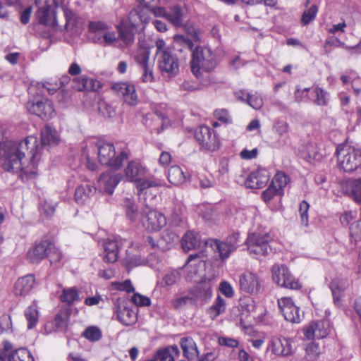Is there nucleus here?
Wrapping results in <instances>:
<instances>
[{
	"mask_svg": "<svg viewBox=\"0 0 361 361\" xmlns=\"http://www.w3.org/2000/svg\"><path fill=\"white\" fill-rule=\"evenodd\" d=\"M41 149L38 140L35 136H28L20 142H0L2 166L6 171H22L28 178H35L37 172L33 169L41 159Z\"/></svg>",
	"mask_w": 361,
	"mask_h": 361,
	"instance_id": "f257e3e1",
	"label": "nucleus"
},
{
	"mask_svg": "<svg viewBox=\"0 0 361 361\" xmlns=\"http://www.w3.org/2000/svg\"><path fill=\"white\" fill-rule=\"evenodd\" d=\"M91 147L97 151L98 161L101 164L115 169H119L123 162L129 157L128 149H124L116 152L115 147L111 142L99 140L96 144L91 143Z\"/></svg>",
	"mask_w": 361,
	"mask_h": 361,
	"instance_id": "f03ea898",
	"label": "nucleus"
},
{
	"mask_svg": "<svg viewBox=\"0 0 361 361\" xmlns=\"http://www.w3.org/2000/svg\"><path fill=\"white\" fill-rule=\"evenodd\" d=\"M146 175V169L140 162L136 161H130L125 169V176L130 182H137L138 195L145 196L150 188H155L161 186L160 181L152 179H143Z\"/></svg>",
	"mask_w": 361,
	"mask_h": 361,
	"instance_id": "7ed1b4c3",
	"label": "nucleus"
},
{
	"mask_svg": "<svg viewBox=\"0 0 361 361\" xmlns=\"http://www.w3.org/2000/svg\"><path fill=\"white\" fill-rule=\"evenodd\" d=\"M190 54L192 56L191 71L196 76L198 75L200 69L210 71L216 65L215 55L208 47L198 46Z\"/></svg>",
	"mask_w": 361,
	"mask_h": 361,
	"instance_id": "20e7f679",
	"label": "nucleus"
},
{
	"mask_svg": "<svg viewBox=\"0 0 361 361\" xmlns=\"http://www.w3.org/2000/svg\"><path fill=\"white\" fill-rule=\"evenodd\" d=\"M339 166L345 172H353L361 166V150L349 146H339L336 149Z\"/></svg>",
	"mask_w": 361,
	"mask_h": 361,
	"instance_id": "39448f33",
	"label": "nucleus"
},
{
	"mask_svg": "<svg viewBox=\"0 0 361 361\" xmlns=\"http://www.w3.org/2000/svg\"><path fill=\"white\" fill-rule=\"evenodd\" d=\"M269 234L258 233H250L246 240V245L250 255L255 258L267 256L271 250Z\"/></svg>",
	"mask_w": 361,
	"mask_h": 361,
	"instance_id": "423d86ee",
	"label": "nucleus"
},
{
	"mask_svg": "<svg viewBox=\"0 0 361 361\" xmlns=\"http://www.w3.org/2000/svg\"><path fill=\"white\" fill-rule=\"evenodd\" d=\"M239 235V233L233 232L224 240L209 239V241H205V243L209 245L215 252H219L221 260H225L238 248L240 242Z\"/></svg>",
	"mask_w": 361,
	"mask_h": 361,
	"instance_id": "0eeeda50",
	"label": "nucleus"
},
{
	"mask_svg": "<svg viewBox=\"0 0 361 361\" xmlns=\"http://www.w3.org/2000/svg\"><path fill=\"white\" fill-rule=\"evenodd\" d=\"M182 59V56H178L174 50L157 57V66L161 74L169 78L176 76L179 73Z\"/></svg>",
	"mask_w": 361,
	"mask_h": 361,
	"instance_id": "6e6552de",
	"label": "nucleus"
},
{
	"mask_svg": "<svg viewBox=\"0 0 361 361\" xmlns=\"http://www.w3.org/2000/svg\"><path fill=\"white\" fill-rule=\"evenodd\" d=\"M145 204L142 210V221L143 226L150 231H158L166 224L164 215L154 209L144 197Z\"/></svg>",
	"mask_w": 361,
	"mask_h": 361,
	"instance_id": "1a4fd4ad",
	"label": "nucleus"
},
{
	"mask_svg": "<svg viewBox=\"0 0 361 361\" xmlns=\"http://www.w3.org/2000/svg\"><path fill=\"white\" fill-rule=\"evenodd\" d=\"M57 8L56 0H46L44 4L37 7L35 16L42 25L55 27L58 23L56 17Z\"/></svg>",
	"mask_w": 361,
	"mask_h": 361,
	"instance_id": "9d476101",
	"label": "nucleus"
},
{
	"mask_svg": "<svg viewBox=\"0 0 361 361\" xmlns=\"http://www.w3.org/2000/svg\"><path fill=\"white\" fill-rule=\"evenodd\" d=\"M195 137L202 148L209 152L219 149V142L213 130L208 126H200L195 132Z\"/></svg>",
	"mask_w": 361,
	"mask_h": 361,
	"instance_id": "9b49d317",
	"label": "nucleus"
},
{
	"mask_svg": "<svg viewBox=\"0 0 361 361\" xmlns=\"http://www.w3.org/2000/svg\"><path fill=\"white\" fill-rule=\"evenodd\" d=\"M152 13L157 17L166 19L176 27H183L184 25V12L179 6H172L168 9L159 6L153 8Z\"/></svg>",
	"mask_w": 361,
	"mask_h": 361,
	"instance_id": "f8f14e48",
	"label": "nucleus"
},
{
	"mask_svg": "<svg viewBox=\"0 0 361 361\" xmlns=\"http://www.w3.org/2000/svg\"><path fill=\"white\" fill-rule=\"evenodd\" d=\"M267 350L278 357H288L294 353L292 340L283 336H272L269 341Z\"/></svg>",
	"mask_w": 361,
	"mask_h": 361,
	"instance_id": "ddd939ff",
	"label": "nucleus"
},
{
	"mask_svg": "<svg viewBox=\"0 0 361 361\" xmlns=\"http://www.w3.org/2000/svg\"><path fill=\"white\" fill-rule=\"evenodd\" d=\"M112 90L125 103L134 106L138 103V96L134 85L126 82H118L112 85Z\"/></svg>",
	"mask_w": 361,
	"mask_h": 361,
	"instance_id": "4468645a",
	"label": "nucleus"
},
{
	"mask_svg": "<svg viewBox=\"0 0 361 361\" xmlns=\"http://www.w3.org/2000/svg\"><path fill=\"white\" fill-rule=\"evenodd\" d=\"M331 331V324L327 319L310 323L304 328V334L309 340L320 339L327 336Z\"/></svg>",
	"mask_w": 361,
	"mask_h": 361,
	"instance_id": "2eb2a0df",
	"label": "nucleus"
},
{
	"mask_svg": "<svg viewBox=\"0 0 361 361\" xmlns=\"http://www.w3.org/2000/svg\"><path fill=\"white\" fill-rule=\"evenodd\" d=\"M27 111L42 119L48 120L55 115L53 103L49 99L44 101L28 102L26 105Z\"/></svg>",
	"mask_w": 361,
	"mask_h": 361,
	"instance_id": "dca6fc26",
	"label": "nucleus"
},
{
	"mask_svg": "<svg viewBox=\"0 0 361 361\" xmlns=\"http://www.w3.org/2000/svg\"><path fill=\"white\" fill-rule=\"evenodd\" d=\"M278 305L286 320L293 323L300 322V308L295 305L290 298L283 297L279 299Z\"/></svg>",
	"mask_w": 361,
	"mask_h": 361,
	"instance_id": "f3484780",
	"label": "nucleus"
},
{
	"mask_svg": "<svg viewBox=\"0 0 361 361\" xmlns=\"http://www.w3.org/2000/svg\"><path fill=\"white\" fill-rule=\"evenodd\" d=\"M52 248L53 244L47 240L37 242L28 250L27 258L30 262L32 264H37L42 259L47 257Z\"/></svg>",
	"mask_w": 361,
	"mask_h": 361,
	"instance_id": "a211bd4d",
	"label": "nucleus"
},
{
	"mask_svg": "<svg viewBox=\"0 0 361 361\" xmlns=\"http://www.w3.org/2000/svg\"><path fill=\"white\" fill-rule=\"evenodd\" d=\"M212 279L202 280L190 291L193 300L195 302H206L212 295Z\"/></svg>",
	"mask_w": 361,
	"mask_h": 361,
	"instance_id": "6ab92c4d",
	"label": "nucleus"
},
{
	"mask_svg": "<svg viewBox=\"0 0 361 361\" xmlns=\"http://www.w3.org/2000/svg\"><path fill=\"white\" fill-rule=\"evenodd\" d=\"M240 290L251 294L258 293L261 288V281L257 274L245 272L240 276Z\"/></svg>",
	"mask_w": 361,
	"mask_h": 361,
	"instance_id": "aec40b11",
	"label": "nucleus"
},
{
	"mask_svg": "<svg viewBox=\"0 0 361 361\" xmlns=\"http://www.w3.org/2000/svg\"><path fill=\"white\" fill-rule=\"evenodd\" d=\"M269 172L266 169L259 168L250 173L245 185L247 188L252 189L262 188L269 182Z\"/></svg>",
	"mask_w": 361,
	"mask_h": 361,
	"instance_id": "412c9836",
	"label": "nucleus"
},
{
	"mask_svg": "<svg viewBox=\"0 0 361 361\" xmlns=\"http://www.w3.org/2000/svg\"><path fill=\"white\" fill-rule=\"evenodd\" d=\"M122 176L120 173L111 171L103 173L98 179L99 185L104 191L111 195L115 188L121 180Z\"/></svg>",
	"mask_w": 361,
	"mask_h": 361,
	"instance_id": "4be33fe9",
	"label": "nucleus"
},
{
	"mask_svg": "<svg viewBox=\"0 0 361 361\" xmlns=\"http://www.w3.org/2000/svg\"><path fill=\"white\" fill-rule=\"evenodd\" d=\"M194 47L193 40L183 35H176L173 37V49L174 51L183 53V59L192 53Z\"/></svg>",
	"mask_w": 361,
	"mask_h": 361,
	"instance_id": "5701e85b",
	"label": "nucleus"
},
{
	"mask_svg": "<svg viewBox=\"0 0 361 361\" xmlns=\"http://www.w3.org/2000/svg\"><path fill=\"white\" fill-rule=\"evenodd\" d=\"M118 319L126 326L135 324L137 321V314L124 303H119L116 307Z\"/></svg>",
	"mask_w": 361,
	"mask_h": 361,
	"instance_id": "b1692460",
	"label": "nucleus"
},
{
	"mask_svg": "<svg viewBox=\"0 0 361 361\" xmlns=\"http://www.w3.org/2000/svg\"><path fill=\"white\" fill-rule=\"evenodd\" d=\"M59 142V135L57 130L51 126L47 125L41 130V145H39V148H43V146H52L56 145ZM42 149H41V152Z\"/></svg>",
	"mask_w": 361,
	"mask_h": 361,
	"instance_id": "393cba45",
	"label": "nucleus"
},
{
	"mask_svg": "<svg viewBox=\"0 0 361 361\" xmlns=\"http://www.w3.org/2000/svg\"><path fill=\"white\" fill-rule=\"evenodd\" d=\"M35 284V276L32 274H27L18 279L14 286V293L16 295H26L33 288Z\"/></svg>",
	"mask_w": 361,
	"mask_h": 361,
	"instance_id": "a878e982",
	"label": "nucleus"
},
{
	"mask_svg": "<svg viewBox=\"0 0 361 361\" xmlns=\"http://www.w3.org/2000/svg\"><path fill=\"white\" fill-rule=\"evenodd\" d=\"M103 259L107 263L116 262L118 255V243L116 240L108 239L103 243Z\"/></svg>",
	"mask_w": 361,
	"mask_h": 361,
	"instance_id": "bb28decb",
	"label": "nucleus"
},
{
	"mask_svg": "<svg viewBox=\"0 0 361 361\" xmlns=\"http://www.w3.org/2000/svg\"><path fill=\"white\" fill-rule=\"evenodd\" d=\"M208 240H201L198 233H195L192 231L186 233L182 239V247L185 251H189L192 249L201 247L202 245L208 246L205 243Z\"/></svg>",
	"mask_w": 361,
	"mask_h": 361,
	"instance_id": "cd10ccee",
	"label": "nucleus"
},
{
	"mask_svg": "<svg viewBox=\"0 0 361 361\" xmlns=\"http://www.w3.org/2000/svg\"><path fill=\"white\" fill-rule=\"evenodd\" d=\"M74 82L78 83L75 88L78 91H98L102 86L99 80L85 75L75 78Z\"/></svg>",
	"mask_w": 361,
	"mask_h": 361,
	"instance_id": "c85d7f7f",
	"label": "nucleus"
},
{
	"mask_svg": "<svg viewBox=\"0 0 361 361\" xmlns=\"http://www.w3.org/2000/svg\"><path fill=\"white\" fill-rule=\"evenodd\" d=\"M272 130L278 136V145L283 146L286 145L288 140V123L283 120H276L273 124Z\"/></svg>",
	"mask_w": 361,
	"mask_h": 361,
	"instance_id": "c756f323",
	"label": "nucleus"
},
{
	"mask_svg": "<svg viewBox=\"0 0 361 361\" xmlns=\"http://www.w3.org/2000/svg\"><path fill=\"white\" fill-rule=\"evenodd\" d=\"M180 344L184 356L189 360H195L198 357L199 352L196 343L192 338H182Z\"/></svg>",
	"mask_w": 361,
	"mask_h": 361,
	"instance_id": "7c9ffc66",
	"label": "nucleus"
},
{
	"mask_svg": "<svg viewBox=\"0 0 361 361\" xmlns=\"http://www.w3.org/2000/svg\"><path fill=\"white\" fill-rule=\"evenodd\" d=\"M180 354L177 345H172L157 351L152 359L147 361H175L176 357Z\"/></svg>",
	"mask_w": 361,
	"mask_h": 361,
	"instance_id": "2f4dec72",
	"label": "nucleus"
},
{
	"mask_svg": "<svg viewBox=\"0 0 361 361\" xmlns=\"http://www.w3.org/2000/svg\"><path fill=\"white\" fill-rule=\"evenodd\" d=\"M96 188L86 183L75 189V200L78 204H83L90 196L95 193Z\"/></svg>",
	"mask_w": 361,
	"mask_h": 361,
	"instance_id": "473e14b6",
	"label": "nucleus"
},
{
	"mask_svg": "<svg viewBox=\"0 0 361 361\" xmlns=\"http://www.w3.org/2000/svg\"><path fill=\"white\" fill-rule=\"evenodd\" d=\"M178 235L170 230H166L163 233L161 237L157 240L158 249L161 251L169 250L173 243L178 240Z\"/></svg>",
	"mask_w": 361,
	"mask_h": 361,
	"instance_id": "72a5a7b5",
	"label": "nucleus"
},
{
	"mask_svg": "<svg viewBox=\"0 0 361 361\" xmlns=\"http://www.w3.org/2000/svg\"><path fill=\"white\" fill-rule=\"evenodd\" d=\"M273 281L279 286H283L286 284V276H289L290 271L283 264H274L271 269Z\"/></svg>",
	"mask_w": 361,
	"mask_h": 361,
	"instance_id": "f704fd0d",
	"label": "nucleus"
},
{
	"mask_svg": "<svg viewBox=\"0 0 361 361\" xmlns=\"http://www.w3.org/2000/svg\"><path fill=\"white\" fill-rule=\"evenodd\" d=\"M186 179V176L182 169L178 166H172L168 171L169 181L176 185L183 184Z\"/></svg>",
	"mask_w": 361,
	"mask_h": 361,
	"instance_id": "c9c22d12",
	"label": "nucleus"
},
{
	"mask_svg": "<svg viewBox=\"0 0 361 361\" xmlns=\"http://www.w3.org/2000/svg\"><path fill=\"white\" fill-rule=\"evenodd\" d=\"M8 361H34L30 352L25 348L12 351L7 357Z\"/></svg>",
	"mask_w": 361,
	"mask_h": 361,
	"instance_id": "e433bc0d",
	"label": "nucleus"
},
{
	"mask_svg": "<svg viewBox=\"0 0 361 361\" xmlns=\"http://www.w3.org/2000/svg\"><path fill=\"white\" fill-rule=\"evenodd\" d=\"M123 207L127 219L132 222L135 221L138 217V209L134 200L126 198L123 202Z\"/></svg>",
	"mask_w": 361,
	"mask_h": 361,
	"instance_id": "4c0bfd02",
	"label": "nucleus"
},
{
	"mask_svg": "<svg viewBox=\"0 0 361 361\" xmlns=\"http://www.w3.org/2000/svg\"><path fill=\"white\" fill-rule=\"evenodd\" d=\"M35 87H37L39 90H40L42 93L44 92V90H46L49 94H54L57 90L60 89V85L57 82H37L36 86L32 84L30 85V87L28 88L29 92L32 93Z\"/></svg>",
	"mask_w": 361,
	"mask_h": 361,
	"instance_id": "58836bf2",
	"label": "nucleus"
},
{
	"mask_svg": "<svg viewBox=\"0 0 361 361\" xmlns=\"http://www.w3.org/2000/svg\"><path fill=\"white\" fill-rule=\"evenodd\" d=\"M150 51L147 48H140L136 51L134 59L139 68L149 64Z\"/></svg>",
	"mask_w": 361,
	"mask_h": 361,
	"instance_id": "ea45409f",
	"label": "nucleus"
},
{
	"mask_svg": "<svg viewBox=\"0 0 361 361\" xmlns=\"http://www.w3.org/2000/svg\"><path fill=\"white\" fill-rule=\"evenodd\" d=\"M25 316L28 322L27 328L31 329L35 326L38 321V311L37 306L35 305L29 306L25 310Z\"/></svg>",
	"mask_w": 361,
	"mask_h": 361,
	"instance_id": "a19ab883",
	"label": "nucleus"
},
{
	"mask_svg": "<svg viewBox=\"0 0 361 361\" xmlns=\"http://www.w3.org/2000/svg\"><path fill=\"white\" fill-rule=\"evenodd\" d=\"M226 310V301L221 296H218L214 304L209 309L210 317L216 318Z\"/></svg>",
	"mask_w": 361,
	"mask_h": 361,
	"instance_id": "79ce46f5",
	"label": "nucleus"
},
{
	"mask_svg": "<svg viewBox=\"0 0 361 361\" xmlns=\"http://www.w3.org/2000/svg\"><path fill=\"white\" fill-rule=\"evenodd\" d=\"M60 298L62 302H66L68 305H71L75 300H79L78 291L75 287L64 289Z\"/></svg>",
	"mask_w": 361,
	"mask_h": 361,
	"instance_id": "37998d69",
	"label": "nucleus"
},
{
	"mask_svg": "<svg viewBox=\"0 0 361 361\" xmlns=\"http://www.w3.org/2000/svg\"><path fill=\"white\" fill-rule=\"evenodd\" d=\"M350 195L356 202L361 203V178L353 180L348 184Z\"/></svg>",
	"mask_w": 361,
	"mask_h": 361,
	"instance_id": "c03bdc74",
	"label": "nucleus"
},
{
	"mask_svg": "<svg viewBox=\"0 0 361 361\" xmlns=\"http://www.w3.org/2000/svg\"><path fill=\"white\" fill-rule=\"evenodd\" d=\"M118 37L114 32L106 31L102 35H98L97 39H94V42L103 45L109 46L117 40Z\"/></svg>",
	"mask_w": 361,
	"mask_h": 361,
	"instance_id": "a18cd8bd",
	"label": "nucleus"
},
{
	"mask_svg": "<svg viewBox=\"0 0 361 361\" xmlns=\"http://www.w3.org/2000/svg\"><path fill=\"white\" fill-rule=\"evenodd\" d=\"M98 111L103 116L107 118H113L116 115L114 107L103 99L98 102Z\"/></svg>",
	"mask_w": 361,
	"mask_h": 361,
	"instance_id": "49530a36",
	"label": "nucleus"
},
{
	"mask_svg": "<svg viewBox=\"0 0 361 361\" xmlns=\"http://www.w3.org/2000/svg\"><path fill=\"white\" fill-rule=\"evenodd\" d=\"M288 180V177L284 173L278 172L274 176L271 183L281 192Z\"/></svg>",
	"mask_w": 361,
	"mask_h": 361,
	"instance_id": "de8ad7c7",
	"label": "nucleus"
},
{
	"mask_svg": "<svg viewBox=\"0 0 361 361\" xmlns=\"http://www.w3.org/2000/svg\"><path fill=\"white\" fill-rule=\"evenodd\" d=\"M185 28V32L188 35L189 38L193 40L194 42H200L201 37V32L200 30L194 25L192 23H187L185 24L184 23L183 27Z\"/></svg>",
	"mask_w": 361,
	"mask_h": 361,
	"instance_id": "09e8293b",
	"label": "nucleus"
},
{
	"mask_svg": "<svg viewBox=\"0 0 361 361\" xmlns=\"http://www.w3.org/2000/svg\"><path fill=\"white\" fill-rule=\"evenodd\" d=\"M142 71L140 80L142 82L145 83H151L154 81V71H153V65L148 64L147 66H144L140 68Z\"/></svg>",
	"mask_w": 361,
	"mask_h": 361,
	"instance_id": "8fccbe9b",
	"label": "nucleus"
},
{
	"mask_svg": "<svg viewBox=\"0 0 361 361\" xmlns=\"http://www.w3.org/2000/svg\"><path fill=\"white\" fill-rule=\"evenodd\" d=\"M82 335L91 341H97L101 338L102 331L98 327L92 326L87 327L82 333Z\"/></svg>",
	"mask_w": 361,
	"mask_h": 361,
	"instance_id": "3c124183",
	"label": "nucleus"
},
{
	"mask_svg": "<svg viewBox=\"0 0 361 361\" xmlns=\"http://www.w3.org/2000/svg\"><path fill=\"white\" fill-rule=\"evenodd\" d=\"M247 103L255 109H259L263 106V100L261 95L255 92V94H246Z\"/></svg>",
	"mask_w": 361,
	"mask_h": 361,
	"instance_id": "603ef678",
	"label": "nucleus"
},
{
	"mask_svg": "<svg viewBox=\"0 0 361 361\" xmlns=\"http://www.w3.org/2000/svg\"><path fill=\"white\" fill-rule=\"evenodd\" d=\"M318 8L316 5H312L302 13L301 22L303 25H307L312 21L317 13Z\"/></svg>",
	"mask_w": 361,
	"mask_h": 361,
	"instance_id": "864d4df0",
	"label": "nucleus"
},
{
	"mask_svg": "<svg viewBox=\"0 0 361 361\" xmlns=\"http://www.w3.org/2000/svg\"><path fill=\"white\" fill-rule=\"evenodd\" d=\"M180 279L179 271L173 270L167 272L163 277L162 283L164 286H172L178 282Z\"/></svg>",
	"mask_w": 361,
	"mask_h": 361,
	"instance_id": "5fc2aeb1",
	"label": "nucleus"
},
{
	"mask_svg": "<svg viewBox=\"0 0 361 361\" xmlns=\"http://www.w3.org/2000/svg\"><path fill=\"white\" fill-rule=\"evenodd\" d=\"M108 26L106 23L101 22V21H92L90 22L89 24V30L90 32H95L96 35L94 37V39H97V37L98 35H102V33L107 31Z\"/></svg>",
	"mask_w": 361,
	"mask_h": 361,
	"instance_id": "6e6d98bb",
	"label": "nucleus"
},
{
	"mask_svg": "<svg viewBox=\"0 0 361 361\" xmlns=\"http://www.w3.org/2000/svg\"><path fill=\"white\" fill-rule=\"evenodd\" d=\"M12 322L9 315L4 314L0 317V333L7 334L11 332Z\"/></svg>",
	"mask_w": 361,
	"mask_h": 361,
	"instance_id": "4d7b16f0",
	"label": "nucleus"
},
{
	"mask_svg": "<svg viewBox=\"0 0 361 361\" xmlns=\"http://www.w3.org/2000/svg\"><path fill=\"white\" fill-rule=\"evenodd\" d=\"M305 351L306 356L309 360H314L320 354L319 346L314 342L309 343L306 347Z\"/></svg>",
	"mask_w": 361,
	"mask_h": 361,
	"instance_id": "13d9d810",
	"label": "nucleus"
},
{
	"mask_svg": "<svg viewBox=\"0 0 361 361\" xmlns=\"http://www.w3.org/2000/svg\"><path fill=\"white\" fill-rule=\"evenodd\" d=\"M314 92L317 97L315 103L319 106H325L328 103V93L321 87H316Z\"/></svg>",
	"mask_w": 361,
	"mask_h": 361,
	"instance_id": "bf43d9fd",
	"label": "nucleus"
},
{
	"mask_svg": "<svg viewBox=\"0 0 361 361\" xmlns=\"http://www.w3.org/2000/svg\"><path fill=\"white\" fill-rule=\"evenodd\" d=\"M156 56L159 57L165 53L173 50V47L167 46L166 42L163 39H158L155 42Z\"/></svg>",
	"mask_w": 361,
	"mask_h": 361,
	"instance_id": "052dcab7",
	"label": "nucleus"
},
{
	"mask_svg": "<svg viewBox=\"0 0 361 361\" xmlns=\"http://www.w3.org/2000/svg\"><path fill=\"white\" fill-rule=\"evenodd\" d=\"M286 284H283V288L291 289V290H299L301 288L302 285L300 283L299 280L295 279L291 273L289 274V276H286L285 280Z\"/></svg>",
	"mask_w": 361,
	"mask_h": 361,
	"instance_id": "680f3d73",
	"label": "nucleus"
},
{
	"mask_svg": "<svg viewBox=\"0 0 361 361\" xmlns=\"http://www.w3.org/2000/svg\"><path fill=\"white\" fill-rule=\"evenodd\" d=\"M330 288L331 290L334 303L337 304L339 302L341 292L344 290V288L343 286H340L339 281L337 279H335L331 282Z\"/></svg>",
	"mask_w": 361,
	"mask_h": 361,
	"instance_id": "e2e57ef3",
	"label": "nucleus"
},
{
	"mask_svg": "<svg viewBox=\"0 0 361 361\" xmlns=\"http://www.w3.org/2000/svg\"><path fill=\"white\" fill-rule=\"evenodd\" d=\"M310 208L309 204L303 200L300 202L299 207V213L300 215L301 222L305 226H308V210Z\"/></svg>",
	"mask_w": 361,
	"mask_h": 361,
	"instance_id": "0e129e2a",
	"label": "nucleus"
},
{
	"mask_svg": "<svg viewBox=\"0 0 361 361\" xmlns=\"http://www.w3.org/2000/svg\"><path fill=\"white\" fill-rule=\"evenodd\" d=\"M281 193V192L271 183L268 188L262 192V197L264 202H269L274 196L280 195Z\"/></svg>",
	"mask_w": 361,
	"mask_h": 361,
	"instance_id": "69168bd1",
	"label": "nucleus"
},
{
	"mask_svg": "<svg viewBox=\"0 0 361 361\" xmlns=\"http://www.w3.org/2000/svg\"><path fill=\"white\" fill-rule=\"evenodd\" d=\"M133 302L137 306H149L151 300L148 297L142 295L139 293H134L132 297Z\"/></svg>",
	"mask_w": 361,
	"mask_h": 361,
	"instance_id": "338daca9",
	"label": "nucleus"
},
{
	"mask_svg": "<svg viewBox=\"0 0 361 361\" xmlns=\"http://www.w3.org/2000/svg\"><path fill=\"white\" fill-rule=\"evenodd\" d=\"M140 10L136 7L128 15L129 22L132 27H137L140 25Z\"/></svg>",
	"mask_w": 361,
	"mask_h": 361,
	"instance_id": "774afa93",
	"label": "nucleus"
}]
</instances>
